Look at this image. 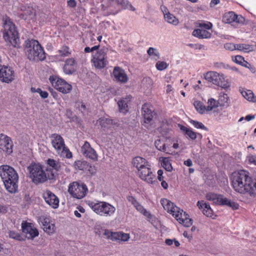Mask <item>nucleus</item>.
<instances>
[{
    "label": "nucleus",
    "instance_id": "27",
    "mask_svg": "<svg viewBox=\"0 0 256 256\" xmlns=\"http://www.w3.org/2000/svg\"><path fill=\"white\" fill-rule=\"evenodd\" d=\"M164 10H162L166 21L174 26H176L179 23L178 20L173 14H170L166 7H164Z\"/></svg>",
    "mask_w": 256,
    "mask_h": 256
},
{
    "label": "nucleus",
    "instance_id": "57",
    "mask_svg": "<svg viewBox=\"0 0 256 256\" xmlns=\"http://www.w3.org/2000/svg\"><path fill=\"white\" fill-rule=\"evenodd\" d=\"M8 211V208L3 204H0V214H4Z\"/></svg>",
    "mask_w": 256,
    "mask_h": 256
},
{
    "label": "nucleus",
    "instance_id": "10",
    "mask_svg": "<svg viewBox=\"0 0 256 256\" xmlns=\"http://www.w3.org/2000/svg\"><path fill=\"white\" fill-rule=\"evenodd\" d=\"M49 80L56 90L62 94H67L70 92L72 90L71 84L57 76H50Z\"/></svg>",
    "mask_w": 256,
    "mask_h": 256
},
{
    "label": "nucleus",
    "instance_id": "18",
    "mask_svg": "<svg viewBox=\"0 0 256 256\" xmlns=\"http://www.w3.org/2000/svg\"><path fill=\"white\" fill-rule=\"evenodd\" d=\"M46 202L54 208H56L59 205L58 198L51 191L46 190L42 194Z\"/></svg>",
    "mask_w": 256,
    "mask_h": 256
},
{
    "label": "nucleus",
    "instance_id": "22",
    "mask_svg": "<svg viewBox=\"0 0 256 256\" xmlns=\"http://www.w3.org/2000/svg\"><path fill=\"white\" fill-rule=\"evenodd\" d=\"M112 75L116 82L122 84L126 83L128 80V77L125 71L119 66L114 68Z\"/></svg>",
    "mask_w": 256,
    "mask_h": 256
},
{
    "label": "nucleus",
    "instance_id": "43",
    "mask_svg": "<svg viewBox=\"0 0 256 256\" xmlns=\"http://www.w3.org/2000/svg\"><path fill=\"white\" fill-rule=\"evenodd\" d=\"M58 52L60 55L62 57L68 56L71 54V51L70 48L66 45L63 46Z\"/></svg>",
    "mask_w": 256,
    "mask_h": 256
},
{
    "label": "nucleus",
    "instance_id": "26",
    "mask_svg": "<svg viewBox=\"0 0 256 256\" xmlns=\"http://www.w3.org/2000/svg\"><path fill=\"white\" fill-rule=\"evenodd\" d=\"M132 97L130 95L126 96L124 98H122L118 102L119 108V110L120 112L126 114L128 111V104L131 102Z\"/></svg>",
    "mask_w": 256,
    "mask_h": 256
},
{
    "label": "nucleus",
    "instance_id": "58",
    "mask_svg": "<svg viewBox=\"0 0 256 256\" xmlns=\"http://www.w3.org/2000/svg\"><path fill=\"white\" fill-rule=\"evenodd\" d=\"M76 2L75 0H69L68 1V6L70 8H74L76 6Z\"/></svg>",
    "mask_w": 256,
    "mask_h": 256
},
{
    "label": "nucleus",
    "instance_id": "20",
    "mask_svg": "<svg viewBox=\"0 0 256 256\" xmlns=\"http://www.w3.org/2000/svg\"><path fill=\"white\" fill-rule=\"evenodd\" d=\"M22 13L20 16L25 20H30L36 18V10L32 7L28 5H22L20 7Z\"/></svg>",
    "mask_w": 256,
    "mask_h": 256
},
{
    "label": "nucleus",
    "instance_id": "28",
    "mask_svg": "<svg viewBox=\"0 0 256 256\" xmlns=\"http://www.w3.org/2000/svg\"><path fill=\"white\" fill-rule=\"evenodd\" d=\"M132 163L133 166L138 170L141 168L147 166L149 162L144 158L141 156H136L132 160Z\"/></svg>",
    "mask_w": 256,
    "mask_h": 256
},
{
    "label": "nucleus",
    "instance_id": "55",
    "mask_svg": "<svg viewBox=\"0 0 256 256\" xmlns=\"http://www.w3.org/2000/svg\"><path fill=\"white\" fill-rule=\"evenodd\" d=\"M234 61L235 62L240 64H242V62H244V58L242 56L238 55L235 56V58L234 60Z\"/></svg>",
    "mask_w": 256,
    "mask_h": 256
},
{
    "label": "nucleus",
    "instance_id": "60",
    "mask_svg": "<svg viewBox=\"0 0 256 256\" xmlns=\"http://www.w3.org/2000/svg\"><path fill=\"white\" fill-rule=\"evenodd\" d=\"M220 2V0H212L210 4V7H214Z\"/></svg>",
    "mask_w": 256,
    "mask_h": 256
},
{
    "label": "nucleus",
    "instance_id": "38",
    "mask_svg": "<svg viewBox=\"0 0 256 256\" xmlns=\"http://www.w3.org/2000/svg\"><path fill=\"white\" fill-rule=\"evenodd\" d=\"M197 206L202 210L204 215L208 216V204L204 200H198L197 202Z\"/></svg>",
    "mask_w": 256,
    "mask_h": 256
},
{
    "label": "nucleus",
    "instance_id": "34",
    "mask_svg": "<svg viewBox=\"0 0 256 256\" xmlns=\"http://www.w3.org/2000/svg\"><path fill=\"white\" fill-rule=\"evenodd\" d=\"M219 104L220 106H228L230 103V100L227 94L221 93L219 96L218 98Z\"/></svg>",
    "mask_w": 256,
    "mask_h": 256
},
{
    "label": "nucleus",
    "instance_id": "3",
    "mask_svg": "<svg viewBox=\"0 0 256 256\" xmlns=\"http://www.w3.org/2000/svg\"><path fill=\"white\" fill-rule=\"evenodd\" d=\"M160 202L164 208L171 214L180 224L186 227L192 225V220L189 218V216L173 202L166 198L162 199Z\"/></svg>",
    "mask_w": 256,
    "mask_h": 256
},
{
    "label": "nucleus",
    "instance_id": "14",
    "mask_svg": "<svg viewBox=\"0 0 256 256\" xmlns=\"http://www.w3.org/2000/svg\"><path fill=\"white\" fill-rule=\"evenodd\" d=\"M138 174L139 177L143 180L150 184L156 182V178L151 169V166L150 163L138 170Z\"/></svg>",
    "mask_w": 256,
    "mask_h": 256
},
{
    "label": "nucleus",
    "instance_id": "17",
    "mask_svg": "<svg viewBox=\"0 0 256 256\" xmlns=\"http://www.w3.org/2000/svg\"><path fill=\"white\" fill-rule=\"evenodd\" d=\"M22 228L24 234H28L27 236L28 239H33L39 234L38 229L32 223L23 222L22 224Z\"/></svg>",
    "mask_w": 256,
    "mask_h": 256
},
{
    "label": "nucleus",
    "instance_id": "61",
    "mask_svg": "<svg viewBox=\"0 0 256 256\" xmlns=\"http://www.w3.org/2000/svg\"><path fill=\"white\" fill-rule=\"evenodd\" d=\"M40 95L42 98H46L48 97V94L47 92L42 90Z\"/></svg>",
    "mask_w": 256,
    "mask_h": 256
},
{
    "label": "nucleus",
    "instance_id": "42",
    "mask_svg": "<svg viewBox=\"0 0 256 256\" xmlns=\"http://www.w3.org/2000/svg\"><path fill=\"white\" fill-rule=\"evenodd\" d=\"M161 164L162 166L167 171L171 172L172 170L171 163L170 160L167 158H164L162 160Z\"/></svg>",
    "mask_w": 256,
    "mask_h": 256
},
{
    "label": "nucleus",
    "instance_id": "15",
    "mask_svg": "<svg viewBox=\"0 0 256 256\" xmlns=\"http://www.w3.org/2000/svg\"><path fill=\"white\" fill-rule=\"evenodd\" d=\"M142 112L144 118V122L148 124H150L156 115L153 106L148 103L142 105Z\"/></svg>",
    "mask_w": 256,
    "mask_h": 256
},
{
    "label": "nucleus",
    "instance_id": "59",
    "mask_svg": "<svg viewBox=\"0 0 256 256\" xmlns=\"http://www.w3.org/2000/svg\"><path fill=\"white\" fill-rule=\"evenodd\" d=\"M163 173H164L163 170H159L158 171V179L160 181H162L164 178L163 176H162Z\"/></svg>",
    "mask_w": 256,
    "mask_h": 256
},
{
    "label": "nucleus",
    "instance_id": "25",
    "mask_svg": "<svg viewBox=\"0 0 256 256\" xmlns=\"http://www.w3.org/2000/svg\"><path fill=\"white\" fill-rule=\"evenodd\" d=\"M40 220L42 224V228L46 232L50 234L54 232L55 225L52 222L50 218H40Z\"/></svg>",
    "mask_w": 256,
    "mask_h": 256
},
{
    "label": "nucleus",
    "instance_id": "39",
    "mask_svg": "<svg viewBox=\"0 0 256 256\" xmlns=\"http://www.w3.org/2000/svg\"><path fill=\"white\" fill-rule=\"evenodd\" d=\"M154 144L156 148L162 152H164L166 154H170L164 142L160 140H157L154 142Z\"/></svg>",
    "mask_w": 256,
    "mask_h": 256
},
{
    "label": "nucleus",
    "instance_id": "52",
    "mask_svg": "<svg viewBox=\"0 0 256 256\" xmlns=\"http://www.w3.org/2000/svg\"><path fill=\"white\" fill-rule=\"evenodd\" d=\"M224 48L226 50H236V44L232 43H226L224 45Z\"/></svg>",
    "mask_w": 256,
    "mask_h": 256
},
{
    "label": "nucleus",
    "instance_id": "21",
    "mask_svg": "<svg viewBox=\"0 0 256 256\" xmlns=\"http://www.w3.org/2000/svg\"><path fill=\"white\" fill-rule=\"evenodd\" d=\"M2 137L4 138H0V150L10 154L12 152V142L8 136L2 135Z\"/></svg>",
    "mask_w": 256,
    "mask_h": 256
},
{
    "label": "nucleus",
    "instance_id": "44",
    "mask_svg": "<svg viewBox=\"0 0 256 256\" xmlns=\"http://www.w3.org/2000/svg\"><path fill=\"white\" fill-rule=\"evenodd\" d=\"M148 54L155 60H158L160 58V54L156 48L150 47L148 51Z\"/></svg>",
    "mask_w": 256,
    "mask_h": 256
},
{
    "label": "nucleus",
    "instance_id": "12",
    "mask_svg": "<svg viewBox=\"0 0 256 256\" xmlns=\"http://www.w3.org/2000/svg\"><path fill=\"white\" fill-rule=\"evenodd\" d=\"M88 190L86 184H80L76 182L70 184L68 190L70 194L73 198L77 199H81L84 197Z\"/></svg>",
    "mask_w": 256,
    "mask_h": 256
},
{
    "label": "nucleus",
    "instance_id": "4",
    "mask_svg": "<svg viewBox=\"0 0 256 256\" xmlns=\"http://www.w3.org/2000/svg\"><path fill=\"white\" fill-rule=\"evenodd\" d=\"M3 37L6 42L16 48L20 46L19 34L15 24L7 16L3 18Z\"/></svg>",
    "mask_w": 256,
    "mask_h": 256
},
{
    "label": "nucleus",
    "instance_id": "47",
    "mask_svg": "<svg viewBox=\"0 0 256 256\" xmlns=\"http://www.w3.org/2000/svg\"><path fill=\"white\" fill-rule=\"evenodd\" d=\"M190 124H192L195 128H201L203 130H206V128L200 122H198L196 120H191L190 121Z\"/></svg>",
    "mask_w": 256,
    "mask_h": 256
},
{
    "label": "nucleus",
    "instance_id": "37",
    "mask_svg": "<svg viewBox=\"0 0 256 256\" xmlns=\"http://www.w3.org/2000/svg\"><path fill=\"white\" fill-rule=\"evenodd\" d=\"M89 163L86 161L77 160L74 162V168L76 170H82L85 172Z\"/></svg>",
    "mask_w": 256,
    "mask_h": 256
},
{
    "label": "nucleus",
    "instance_id": "29",
    "mask_svg": "<svg viewBox=\"0 0 256 256\" xmlns=\"http://www.w3.org/2000/svg\"><path fill=\"white\" fill-rule=\"evenodd\" d=\"M218 101H216L213 98L209 99V114H218L220 110L218 108Z\"/></svg>",
    "mask_w": 256,
    "mask_h": 256
},
{
    "label": "nucleus",
    "instance_id": "50",
    "mask_svg": "<svg viewBox=\"0 0 256 256\" xmlns=\"http://www.w3.org/2000/svg\"><path fill=\"white\" fill-rule=\"evenodd\" d=\"M116 2L124 9L128 8L129 2L128 0H116Z\"/></svg>",
    "mask_w": 256,
    "mask_h": 256
},
{
    "label": "nucleus",
    "instance_id": "62",
    "mask_svg": "<svg viewBox=\"0 0 256 256\" xmlns=\"http://www.w3.org/2000/svg\"><path fill=\"white\" fill-rule=\"evenodd\" d=\"M184 164V165L188 166H190L192 165V160L190 158H188L187 160H185Z\"/></svg>",
    "mask_w": 256,
    "mask_h": 256
},
{
    "label": "nucleus",
    "instance_id": "49",
    "mask_svg": "<svg viewBox=\"0 0 256 256\" xmlns=\"http://www.w3.org/2000/svg\"><path fill=\"white\" fill-rule=\"evenodd\" d=\"M214 66L216 68H224L228 69L230 68L228 65L225 64H224L221 62H215L214 63Z\"/></svg>",
    "mask_w": 256,
    "mask_h": 256
},
{
    "label": "nucleus",
    "instance_id": "6",
    "mask_svg": "<svg viewBox=\"0 0 256 256\" xmlns=\"http://www.w3.org/2000/svg\"><path fill=\"white\" fill-rule=\"evenodd\" d=\"M51 143L57 154L62 158H72V153L66 146L64 138L57 134H54L50 136Z\"/></svg>",
    "mask_w": 256,
    "mask_h": 256
},
{
    "label": "nucleus",
    "instance_id": "56",
    "mask_svg": "<svg viewBox=\"0 0 256 256\" xmlns=\"http://www.w3.org/2000/svg\"><path fill=\"white\" fill-rule=\"evenodd\" d=\"M128 200L134 206H136V204L138 202L132 196H128Z\"/></svg>",
    "mask_w": 256,
    "mask_h": 256
},
{
    "label": "nucleus",
    "instance_id": "23",
    "mask_svg": "<svg viewBox=\"0 0 256 256\" xmlns=\"http://www.w3.org/2000/svg\"><path fill=\"white\" fill-rule=\"evenodd\" d=\"M198 26L200 28L194 30L192 32V35L200 38H208V24L199 22Z\"/></svg>",
    "mask_w": 256,
    "mask_h": 256
},
{
    "label": "nucleus",
    "instance_id": "8",
    "mask_svg": "<svg viewBox=\"0 0 256 256\" xmlns=\"http://www.w3.org/2000/svg\"><path fill=\"white\" fill-rule=\"evenodd\" d=\"M89 206L98 214L104 216H110L116 212V208L110 204L105 202H94L89 201Z\"/></svg>",
    "mask_w": 256,
    "mask_h": 256
},
{
    "label": "nucleus",
    "instance_id": "53",
    "mask_svg": "<svg viewBox=\"0 0 256 256\" xmlns=\"http://www.w3.org/2000/svg\"><path fill=\"white\" fill-rule=\"evenodd\" d=\"M100 44H98V45H96V46H94L90 48L89 47H86L84 49V52H86V53H88V52H94V50H98V48H100Z\"/></svg>",
    "mask_w": 256,
    "mask_h": 256
},
{
    "label": "nucleus",
    "instance_id": "32",
    "mask_svg": "<svg viewBox=\"0 0 256 256\" xmlns=\"http://www.w3.org/2000/svg\"><path fill=\"white\" fill-rule=\"evenodd\" d=\"M240 91L242 96L248 100L252 102H256V96H254L253 92L249 90L240 89Z\"/></svg>",
    "mask_w": 256,
    "mask_h": 256
},
{
    "label": "nucleus",
    "instance_id": "54",
    "mask_svg": "<svg viewBox=\"0 0 256 256\" xmlns=\"http://www.w3.org/2000/svg\"><path fill=\"white\" fill-rule=\"evenodd\" d=\"M247 160L250 164L256 166V155L250 154L247 156Z\"/></svg>",
    "mask_w": 256,
    "mask_h": 256
},
{
    "label": "nucleus",
    "instance_id": "41",
    "mask_svg": "<svg viewBox=\"0 0 256 256\" xmlns=\"http://www.w3.org/2000/svg\"><path fill=\"white\" fill-rule=\"evenodd\" d=\"M8 236L10 238L18 241H24L25 240V238L22 236L20 233H18L14 230H10L8 232Z\"/></svg>",
    "mask_w": 256,
    "mask_h": 256
},
{
    "label": "nucleus",
    "instance_id": "1",
    "mask_svg": "<svg viewBox=\"0 0 256 256\" xmlns=\"http://www.w3.org/2000/svg\"><path fill=\"white\" fill-rule=\"evenodd\" d=\"M230 180L234 190L241 194H248L256 196V180L250 176L246 170H240L232 173Z\"/></svg>",
    "mask_w": 256,
    "mask_h": 256
},
{
    "label": "nucleus",
    "instance_id": "5",
    "mask_svg": "<svg viewBox=\"0 0 256 256\" xmlns=\"http://www.w3.org/2000/svg\"><path fill=\"white\" fill-rule=\"evenodd\" d=\"M24 52L28 58L32 61H42L46 58L43 48L38 40L34 39L25 41Z\"/></svg>",
    "mask_w": 256,
    "mask_h": 256
},
{
    "label": "nucleus",
    "instance_id": "63",
    "mask_svg": "<svg viewBox=\"0 0 256 256\" xmlns=\"http://www.w3.org/2000/svg\"><path fill=\"white\" fill-rule=\"evenodd\" d=\"M209 180H210L211 185L212 186H214L216 184V180L214 177V176H209Z\"/></svg>",
    "mask_w": 256,
    "mask_h": 256
},
{
    "label": "nucleus",
    "instance_id": "9",
    "mask_svg": "<svg viewBox=\"0 0 256 256\" xmlns=\"http://www.w3.org/2000/svg\"><path fill=\"white\" fill-rule=\"evenodd\" d=\"M107 49L102 48L92 54L91 62L95 68L101 70L108 64Z\"/></svg>",
    "mask_w": 256,
    "mask_h": 256
},
{
    "label": "nucleus",
    "instance_id": "13",
    "mask_svg": "<svg viewBox=\"0 0 256 256\" xmlns=\"http://www.w3.org/2000/svg\"><path fill=\"white\" fill-rule=\"evenodd\" d=\"M209 82L226 90L230 87V83L225 79L224 75L214 71H209Z\"/></svg>",
    "mask_w": 256,
    "mask_h": 256
},
{
    "label": "nucleus",
    "instance_id": "33",
    "mask_svg": "<svg viewBox=\"0 0 256 256\" xmlns=\"http://www.w3.org/2000/svg\"><path fill=\"white\" fill-rule=\"evenodd\" d=\"M115 236L114 240H120L122 242H127L130 238V234H126L122 232H116L114 234Z\"/></svg>",
    "mask_w": 256,
    "mask_h": 256
},
{
    "label": "nucleus",
    "instance_id": "2",
    "mask_svg": "<svg viewBox=\"0 0 256 256\" xmlns=\"http://www.w3.org/2000/svg\"><path fill=\"white\" fill-rule=\"evenodd\" d=\"M0 176L8 192L14 193L17 191L18 176L13 168L8 165L0 166Z\"/></svg>",
    "mask_w": 256,
    "mask_h": 256
},
{
    "label": "nucleus",
    "instance_id": "24",
    "mask_svg": "<svg viewBox=\"0 0 256 256\" xmlns=\"http://www.w3.org/2000/svg\"><path fill=\"white\" fill-rule=\"evenodd\" d=\"M76 60L72 58L66 60L63 68L64 72L66 74H72L76 70Z\"/></svg>",
    "mask_w": 256,
    "mask_h": 256
},
{
    "label": "nucleus",
    "instance_id": "48",
    "mask_svg": "<svg viewBox=\"0 0 256 256\" xmlns=\"http://www.w3.org/2000/svg\"><path fill=\"white\" fill-rule=\"evenodd\" d=\"M116 232H112L108 230H105L104 235L107 238L114 241L115 236H114V234Z\"/></svg>",
    "mask_w": 256,
    "mask_h": 256
},
{
    "label": "nucleus",
    "instance_id": "11",
    "mask_svg": "<svg viewBox=\"0 0 256 256\" xmlns=\"http://www.w3.org/2000/svg\"><path fill=\"white\" fill-rule=\"evenodd\" d=\"M209 200L212 201L214 204L227 206L232 208L233 210H237L239 207L238 203L224 197L222 195L218 194L215 193L209 194Z\"/></svg>",
    "mask_w": 256,
    "mask_h": 256
},
{
    "label": "nucleus",
    "instance_id": "30",
    "mask_svg": "<svg viewBox=\"0 0 256 256\" xmlns=\"http://www.w3.org/2000/svg\"><path fill=\"white\" fill-rule=\"evenodd\" d=\"M46 164L51 170H54L56 172H58L60 170L61 164L58 160L48 158L46 160Z\"/></svg>",
    "mask_w": 256,
    "mask_h": 256
},
{
    "label": "nucleus",
    "instance_id": "45",
    "mask_svg": "<svg viewBox=\"0 0 256 256\" xmlns=\"http://www.w3.org/2000/svg\"><path fill=\"white\" fill-rule=\"evenodd\" d=\"M138 211L140 212L141 214L147 216L148 218H150L151 216L150 214L148 212L144 206L140 204L138 202L136 204V206H134Z\"/></svg>",
    "mask_w": 256,
    "mask_h": 256
},
{
    "label": "nucleus",
    "instance_id": "36",
    "mask_svg": "<svg viewBox=\"0 0 256 256\" xmlns=\"http://www.w3.org/2000/svg\"><path fill=\"white\" fill-rule=\"evenodd\" d=\"M236 50L242 51L244 52H248L252 51L254 48L252 46L248 44H236Z\"/></svg>",
    "mask_w": 256,
    "mask_h": 256
},
{
    "label": "nucleus",
    "instance_id": "7",
    "mask_svg": "<svg viewBox=\"0 0 256 256\" xmlns=\"http://www.w3.org/2000/svg\"><path fill=\"white\" fill-rule=\"evenodd\" d=\"M30 178L36 184L46 182L48 178L42 166L39 164L32 163L28 167Z\"/></svg>",
    "mask_w": 256,
    "mask_h": 256
},
{
    "label": "nucleus",
    "instance_id": "46",
    "mask_svg": "<svg viewBox=\"0 0 256 256\" xmlns=\"http://www.w3.org/2000/svg\"><path fill=\"white\" fill-rule=\"evenodd\" d=\"M168 66V64L162 61H158L156 64V67L158 70L162 71L166 70Z\"/></svg>",
    "mask_w": 256,
    "mask_h": 256
},
{
    "label": "nucleus",
    "instance_id": "35",
    "mask_svg": "<svg viewBox=\"0 0 256 256\" xmlns=\"http://www.w3.org/2000/svg\"><path fill=\"white\" fill-rule=\"evenodd\" d=\"M98 124L101 126L102 128H108L112 124L113 120L112 119L101 118L98 120Z\"/></svg>",
    "mask_w": 256,
    "mask_h": 256
},
{
    "label": "nucleus",
    "instance_id": "51",
    "mask_svg": "<svg viewBox=\"0 0 256 256\" xmlns=\"http://www.w3.org/2000/svg\"><path fill=\"white\" fill-rule=\"evenodd\" d=\"M96 170L94 166H92L90 164L88 165V168L85 170L86 172L89 173L91 174H94L96 173Z\"/></svg>",
    "mask_w": 256,
    "mask_h": 256
},
{
    "label": "nucleus",
    "instance_id": "19",
    "mask_svg": "<svg viewBox=\"0 0 256 256\" xmlns=\"http://www.w3.org/2000/svg\"><path fill=\"white\" fill-rule=\"evenodd\" d=\"M244 18L241 15H237L233 12H230L226 13L222 18V21L226 24H230L232 22H236L239 24H242L244 22Z\"/></svg>",
    "mask_w": 256,
    "mask_h": 256
},
{
    "label": "nucleus",
    "instance_id": "16",
    "mask_svg": "<svg viewBox=\"0 0 256 256\" xmlns=\"http://www.w3.org/2000/svg\"><path fill=\"white\" fill-rule=\"evenodd\" d=\"M81 152L85 157L93 161H96L98 160V155L96 151L92 148L90 144L88 142H84V144L82 146Z\"/></svg>",
    "mask_w": 256,
    "mask_h": 256
},
{
    "label": "nucleus",
    "instance_id": "40",
    "mask_svg": "<svg viewBox=\"0 0 256 256\" xmlns=\"http://www.w3.org/2000/svg\"><path fill=\"white\" fill-rule=\"evenodd\" d=\"M194 106L196 110L201 114H204L206 110L205 106L200 101L196 100L194 103Z\"/></svg>",
    "mask_w": 256,
    "mask_h": 256
},
{
    "label": "nucleus",
    "instance_id": "31",
    "mask_svg": "<svg viewBox=\"0 0 256 256\" xmlns=\"http://www.w3.org/2000/svg\"><path fill=\"white\" fill-rule=\"evenodd\" d=\"M178 128L184 132V134L187 136L192 140H194L196 138V133L192 131L191 128H188L182 124H178Z\"/></svg>",
    "mask_w": 256,
    "mask_h": 256
},
{
    "label": "nucleus",
    "instance_id": "64",
    "mask_svg": "<svg viewBox=\"0 0 256 256\" xmlns=\"http://www.w3.org/2000/svg\"><path fill=\"white\" fill-rule=\"evenodd\" d=\"M183 236L185 237L188 238L189 240H191L192 238V236L191 234H188V233L187 232L184 231L183 233Z\"/></svg>",
    "mask_w": 256,
    "mask_h": 256
}]
</instances>
